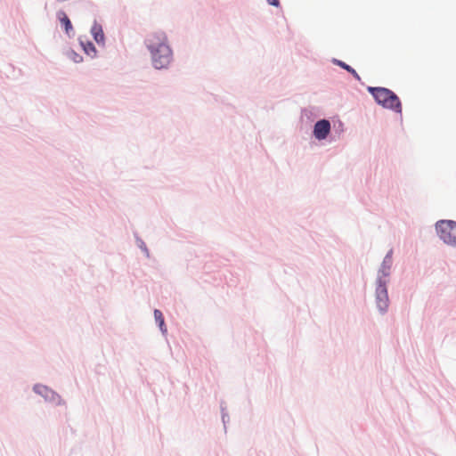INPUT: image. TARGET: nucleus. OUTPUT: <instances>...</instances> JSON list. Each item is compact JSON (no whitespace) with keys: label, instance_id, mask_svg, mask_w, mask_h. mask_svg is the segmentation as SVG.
<instances>
[{"label":"nucleus","instance_id":"obj_3","mask_svg":"<svg viewBox=\"0 0 456 456\" xmlns=\"http://www.w3.org/2000/svg\"><path fill=\"white\" fill-rule=\"evenodd\" d=\"M436 227L440 239L444 243L456 246V222L442 220L436 223Z\"/></svg>","mask_w":456,"mask_h":456},{"label":"nucleus","instance_id":"obj_8","mask_svg":"<svg viewBox=\"0 0 456 456\" xmlns=\"http://www.w3.org/2000/svg\"><path fill=\"white\" fill-rule=\"evenodd\" d=\"M81 45L85 51V53L91 56V57H94L96 53V50H95V47L94 45V44L90 41H86V42H81Z\"/></svg>","mask_w":456,"mask_h":456},{"label":"nucleus","instance_id":"obj_9","mask_svg":"<svg viewBox=\"0 0 456 456\" xmlns=\"http://www.w3.org/2000/svg\"><path fill=\"white\" fill-rule=\"evenodd\" d=\"M336 63L338 66H340L341 68H343L344 69H346L348 72H350L357 80L361 79V77L358 75V73L352 67H350L349 65L346 64L345 62H343L341 61H336Z\"/></svg>","mask_w":456,"mask_h":456},{"label":"nucleus","instance_id":"obj_1","mask_svg":"<svg viewBox=\"0 0 456 456\" xmlns=\"http://www.w3.org/2000/svg\"><path fill=\"white\" fill-rule=\"evenodd\" d=\"M146 45L151 53L156 69L167 67L172 59V51L167 45V37L162 32H153L146 39Z\"/></svg>","mask_w":456,"mask_h":456},{"label":"nucleus","instance_id":"obj_7","mask_svg":"<svg viewBox=\"0 0 456 456\" xmlns=\"http://www.w3.org/2000/svg\"><path fill=\"white\" fill-rule=\"evenodd\" d=\"M92 34L97 43H103L104 34L100 25L94 24L92 28Z\"/></svg>","mask_w":456,"mask_h":456},{"label":"nucleus","instance_id":"obj_10","mask_svg":"<svg viewBox=\"0 0 456 456\" xmlns=\"http://www.w3.org/2000/svg\"><path fill=\"white\" fill-rule=\"evenodd\" d=\"M154 317H155V320L158 322L160 330L162 331H166L167 330L166 328L164 329L165 322H164V317H163L162 313L159 310L156 309L154 311Z\"/></svg>","mask_w":456,"mask_h":456},{"label":"nucleus","instance_id":"obj_12","mask_svg":"<svg viewBox=\"0 0 456 456\" xmlns=\"http://www.w3.org/2000/svg\"><path fill=\"white\" fill-rule=\"evenodd\" d=\"M39 388H42V387H39V386H36V387H34V390H35V391H37V392H38V389H39Z\"/></svg>","mask_w":456,"mask_h":456},{"label":"nucleus","instance_id":"obj_6","mask_svg":"<svg viewBox=\"0 0 456 456\" xmlns=\"http://www.w3.org/2000/svg\"><path fill=\"white\" fill-rule=\"evenodd\" d=\"M57 17L61 24L64 26L66 32L69 33V30L72 29V24L67 14L63 11H59L57 12Z\"/></svg>","mask_w":456,"mask_h":456},{"label":"nucleus","instance_id":"obj_11","mask_svg":"<svg viewBox=\"0 0 456 456\" xmlns=\"http://www.w3.org/2000/svg\"><path fill=\"white\" fill-rule=\"evenodd\" d=\"M269 4L278 7L280 5L279 0H266Z\"/></svg>","mask_w":456,"mask_h":456},{"label":"nucleus","instance_id":"obj_5","mask_svg":"<svg viewBox=\"0 0 456 456\" xmlns=\"http://www.w3.org/2000/svg\"><path fill=\"white\" fill-rule=\"evenodd\" d=\"M330 131V124L328 120L322 119L314 125V134L319 140H323L327 137Z\"/></svg>","mask_w":456,"mask_h":456},{"label":"nucleus","instance_id":"obj_4","mask_svg":"<svg viewBox=\"0 0 456 456\" xmlns=\"http://www.w3.org/2000/svg\"><path fill=\"white\" fill-rule=\"evenodd\" d=\"M376 298L377 305L381 312H386L388 307V296L385 283L381 281H379V285L376 289Z\"/></svg>","mask_w":456,"mask_h":456},{"label":"nucleus","instance_id":"obj_2","mask_svg":"<svg viewBox=\"0 0 456 456\" xmlns=\"http://www.w3.org/2000/svg\"><path fill=\"white\" fill-rule=\"evenodd\" d=\"M368 91L375 98L376 102L384 108L391 109L396 112H402V105L397 95L385 87H369Z\"/></svg>","mask_w":456,"mask_h":456}]
</instances>
